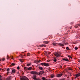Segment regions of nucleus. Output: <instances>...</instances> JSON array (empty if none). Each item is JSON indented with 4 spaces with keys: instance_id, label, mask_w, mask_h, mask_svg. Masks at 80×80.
Wrapping results in <instances>:
<instances>
[{
    "instance_id": "nucleus-32",
    "label": "nucleus",
    "mask_w": 80,
    "mask_h": 80,
    "mask_svg": "<svg viewBox=\"0 0 80 80\" xmlns=\"http://www.w3.org/2000/svg\"><path fill=\"white\" fill-rule=\"evenodd\" d=\"M63 44H64V45H67V43H65V42H64V43H63Z\"/></svg>"
},
{
    "instance_id": "nucleus-1",
    "label": "nucleus",
    "mask_w": 80,
    "mask_h": 80,
    "mask_svg": "<svg viewBox=\"0 0 80 80\" xmlns=\"http://www.w3.org/2000/svg\"><path fill=\"white\" fill-rule=\"evenodd\" d=\"M54 55L55 56H56V58L57 57H60V53H58L57 52H55L54 53Z\"/></svg>"
},
{
    "instance_id": "nucleus-12",
    "label": "nucleus",
    "mask_w": 80,
    "mask_h": 80,
    "mask_svg": "<svg viewBox=\"0 0 80 80\" xmlns=\"http://www.w3.org/2000/svg\"><path fill=\"white\" fill-rule=\"evenodd\" d=\"M63 60H64V61H66V62H68V59H66L65 58L62 59Z\"/></svg>"
},
{
    "instance_id": "nucleus-26",
    "label": "nucleus",
    "mask_w": 80,
    "mask_h": 80,
    "mask_svg": "<svg viewBox=\"0 0 80 80\" xmlns=\"http://www.w3.org/2000/svg\"><path fill=\"white\" fill-rule=\"evenodd\" d=\"M78 49V47H75V50H77Z\"/></svg>"
},
{
    "instance_id": "nucleus-16",
    "label": "nucleus",
    "mask_w": 80,
    "mask_h": 80,
    "mask_svg": "<svg viewBox=\"0 0 80 80\" xmlns=\"http://www.w3.org/2000/svg\"><path fill=\"white\" fill-rule=\"evenodd\" d=\"M7 80H10V77H9L8 78H6Z\"/></svg>"
},
{
    "instance_id": "nucleus-39",
    "label": "nucleus",
    "mask_w": 80,
    "mask_h": 80,
    "mask_svg": "<svg viewBox=\"0 0 80 80\" xmlns=\"http://www.w3.org/2000/svg\"><path fill=\"white\" fill-rule=\"evenodd\" d=\"M78 62H80V59L78 61Z\"/></svg>"
},
{
    "instance_id": "nucleus-5",
    "label": "nucleus",
    "mask_w": 80,
    "mask_h": 80,
    "mask_svg": "<svg viewBox=\"0 0 80 80\" xmlns=\"http://www.w3.org/2000/svg\"><path fill=\"white\" fill-rule=\"evenodd\" d=\"M43 73H44V72L42 71H41L38 72V75H40L42 74H43Z\"/></svg>"
},
{
    "instance_id": "nucleus-47",
    "label": "nucleus",
    "mask_w": 80,
    "mask_h": 80,
    "mask_svg": "<svg viewBox=\"0 0 80 80\" xmlns=\"http://www.w3.org/2000/svg\"><path fill=\"white\" fill-rule=\"evenodd\" d=\"M79 26H80V24L79 25Z\"/></svg>"
},
{
    "instance_id": "nucleus-8",
    "label": "nucleus",
    "mask_w": 80,
    "mask_h": 80,
    "mask_svg": "<svg viewBox=\"0 0 80 80\" xmlns=\"http://www.w3.org/2000/svg\"><path fill=\"white\" fill-rule=\"evenodd\" d=\"M39 47H47V46L45 44H42L41 45H39Z\"/></svg>"
},
{
    "instance_id": "nucleus-35",
    "label": "nucleus",
    "mask_w": 80,
    "mask_h": 80,
    "mask_svg": "<svg viewBox=\"0 0 80 80\" xmlns=\"http://www.w3.org/2000/svg\"><path fill=\"white\" fill-rule=\"evenodd\" d=\"M75 28H78V26H75Z\"/></svg>"
},
{
    "instance_id": "nucleus-46",
    "label": "nucleus",
    "mask_w": 80,
    "mask_h": 80,
    "mask_svg": "<svg viewBox=\"0 0 80 80\" xmlns=\"http://www.w3.org/2000/svg\"><path fill=\"white\" fill-rule=\"evenodd\" d=\"M79 68V70H80V68Z\"/></svg>"
},
{
    "instance_id": "nucleus-45",
    "label": "nucleus",
    "mask_w": 80,
    "mask_h": 80,
    "mask_svg": "<svg viewBox=\"0 0 80 80\" xmlns=\"http://www.w3.org/2000/svg\"><path fill=\"white\" fill-rule=\"evenodd\" d=\"M22 58H23V57H22Z\"/></svg>"
},
{
    "instance_id": "nucleus-3",
    "label": "nucleus",
    "mask_w": 80,
    "mask_h": 80,
    "mask_svg": "<svg viewBox=\"0 0 80 80\" xmlns=\"http://www.w3.org/2000/svg\"><path fill=\"white\" fill-rule=\"evenodd\" d=\"M31 73L33 75H38V72H37L36 71H32L31 72Z\"/></svg>"
},
{
    "instance_id": "nucleus-28",
    "label": "nucleus",
    "mask_w": 80,
    "mask_h": 80,
    "mask_svg": "<svg viewBox=\"0 0 80 80\" xmlns=\"http://www.w3.org/2000/svg\"><path fill=\"white\" fill-rule=\"evenodd\" d=\"M9 58H9L8 57V55L7 56V60H8V59H9Z\"/></svg>"
},
{
    "instance_id": "nucleus-40",
    "label": "nucleus",
    "mask_w": 80,
    "mask_h": 80,
    "mask_svg": "<svg viewBox=\"0 0 80 80\" xmlns=\"http://www.w3.org/2000/svg\"><path fill=\"white\" fill-rule=\"evenodd\" d=\"M8 73H9V72H7V75H8Z\"/></svg>"
},
{
    "instance_id": "nucleus-23",
    "label": "nucleus",
    "mask_w": 80,
    "mask_h": 80,
    "mask_svg": "<svg viewBox=\"0 0 80 80\" xmlns=\"http://www.w3.org/2000/svg\"><path fill=\"white\" fill-rule=\"evenodd\" d=\"M68 57H69V58H71V59H72V57L68 55Z\"/></svg>"
},
{
    "instance_id": "nucleus-7",
    "label": "nucleus",
    "mask_w": 80,
    "mask_h": 80,
    "mask_svg": "<svg viewBox=\"0 0 80 80\" xmlns=\"http://www.w3.org/2000/svg\"><path fill=\"white\" fill-rule=\"evenodd\" d=\"M62 75H63V74L62 73L58 74L57 75V77H62Z\"/></svg>"
},
{
    "instance_id": "nucleus-4",
    "label": "nucleus",
    "mask_w": 80,
    "mask_h": 80,
    "mask_svg": "<svg viewBox=\"0 0 80 80\" xmlns=\"http://www.w3.org/2000/svg\"><path fill=\"white\" fill-rule=\"evenodd\" d=\"M41 64L42 66L43 65H44V66H45L46 67H48V66H49V64H48V63H45L44 62H43V63H41Z\"/></svg>"
},
{
    "instance_id": "nucleus-20",
    "label": "nucleus",
    "mask_w": 80,
    "mask_h": 80,
    "mask_svg": "<svg viewBox=\"0 0 80 80\" xmlns=\"http://www.w3.org/2000/svg\"><path fill=\"white\" fill-rule=\"evenodd\" d=\"M15 65V64L14 63H12L11 65V66H14V65Z\"/></svg>"
},
{
    "instance_id": "nucleus-17",
    "label": "nucleus",
    "mask_w": 80,
    "mask_h": 80,
    "mask_svg": "<svg viewBox=\"0 0 80 80\" xmlns=\"http://www.w3.org/2000/svg\"><path fill=\"white\" fill-rule=\"evenodd\" d=\"M12 73H15V70L13 69L12 70Z\"/></svg>"
},
{
    "instance_id": "nucleus-6",
    "label": "nucleus",
    "mask_w": 80,
    "mask_h": 80,
    "mask_svg": "<svg viewBox=\"0 0 80 80\" xmlns=\"http://www.w3.org/2000/svg\"><path fill=\"white\" fill-rule=\"evenodd\" d=\"M36 77L37 76H36V75H34L33 76V77H32V78L33 79H34V80H38V79Z\"/></svg>"
},
{
    "instance_id": "nucleus-18",
    "label": "nucleus",
    "mask_w": 80,
    "mask_h": 80,
    "mask_svg": "<svg viewBox=\"0 0 80 80\" xmlns=\"http://www.w3.org/2000/svg\"><path fill=\"white\" fill-rule=\"evenodd\" d=\"M42 80H46L47 79H46L45 78V77H43L42 78Z\"/></svg>"
},
{
    "instance_id": "nucleus-19",
    "label": "nucleus",
    "mask_w": 80,
    "mask_h": 80,
    "mask_svg": "<svg viewBox=\"0 0 80 80\" xmlns=\"http://www.w3.org/2000/svg\"><path fill=\"white\" fill-rule=\"evenodd\" d=\"M51 78H53L54 77V75L52 74L51 76Z\"/></svg>"
},
{
    "instance_id": "nucleus-49",
    "label": "nucleus",
    "mask_w": 80,
    "mask_h": 80,
    "mask_svg": "<svg viewBox=\"0 0 80 80\" xmlns=\"http://www.w3.org/2000/svg\"><path fill=\"white\" fill-rule=\"evenodd\" d=\"M21 55H22V54H21Z\"/></svg>"
},
{
    "instance_id": "nucleus-25",
    "label": "nucleus",
    "mask_w": 80,
    "mask_h": 80,
    "mask_svg": "<svg viewBox=\"0 0 80 80\" xmlns=\"http://www.w3.org/2000/svg\"><path fill=\"white\" fill-rule=\"evenodd\" d=\"M23 59H20V61L21 62H22V63H23Z\"/></svg>"
},
{
    "instance_id": "nucleus-30",
    "label": "nucleus",
    "mask_w": 80,
    "mask_h": 80,
    "mask_svg": "<svg viewBox=\"0 0 80 80\" xmlns=\"http://www.w3.org/2000/svg\"><path fill=\"white\" fill-rule=\"evenodd\" d=\"M53 61H54V62H57V59H56L55 58V59H54Z\"/></svg>"
},
{
    "instance_id": "nucleus-9",
    "label": "nucleus",
    "mask_w": 80,
    "mask_h": 80,
    "mask_svg": "<svg viewBox=\"0 0 80 80\" xmlns=\"http://www.w3.org/2000/svg\"><path fill=\"white\" fill-rule=\"evenodd\" d=\"M49 42H50L49 41H45L44 42H43L44 43H45V44H48V43H49Z\"/></svg>"
},
{
    "instance_id": "nucleus-13",
    "label": "nucleus",
    "mask_w": 80,
    "mask_h": 80,
    "mask_svg": "<svg viewBox=\"0 0 80 80\" xmlns=\"http://www.w3.org/2000/svg\"><path fill=\"white\" fill-rule=\"evenodd\" d=\"M38 68L39 69H40V70H43V68H42V67H38Z\"/></svg>"
},
{
    "instance_id": "nucleus-41",
    "label": "nucleus",
    "mask_w": 80,
    "mask_h": 80,
    "mask_svg": "<svg viewBox=\"0 0 80 80\" xmlns=\"http://www.w3.org/2000/svg\"><path fill=\"white\" fill-rule=\"evenodd\" d=\"M62 66H60V67H61V68H62Z\"/></svg>"
},
{
    "instance_id": "nucleus-11",
    "label": "nucleus",
    "mask_w": 80,
    "mask_h": 80,
    "mask_svg": "<svg viewBox=\"0 0 80 80\" xmlns=\"http://www.w3.org/2000/svg\"><path fill=\"white\" fill-rule=\"evenodd\" d=\"M79 76H80V73H78L76 75V77H79Z\"/></svg>"
},
{
    "instance_id": "nucleus-15",
    "label": "nucleus",
    "mask_w": 80,
    "mask_h": 80,
    "mask_svg": "<svg viewBox=\"0 0 80 80\" xmlns=\"http://www.w3.org/2000/svg\"><path fill=\"white\" fill-rule=\"evenodd\" d=\"M32 68L31 67L28 68V70H32Z\"/></svg>"
},
{
    "instance_id": "nucleus-48",
    "label": "nucleus",
    "mask_w": 80,
    "mask_h": 80,
    "mask_svg": "<svg viewBox=\"0 0 80 80\" xmlns=\"http://www.w3.org/2000/svg\"><path fill=\"white\" fill-rule=\"evenodd\" d=\"M25 52H27V51H25Z\"/></svg>"
},
{
    "instance_id": "nucleus-37",
    "label": "nucleus",
    "mask_w": 80,
    "mask_h": 80,
    "mask_svg": "<svg viewBox=\"0 0 80 80\" xmlns=\"http://www.w3.org/2000/svg\"><path fill=\"white\" fill-rule=\"evenodd\" d=\"M11 59H13V58L12 57H11Z\"/></svg>"
},
{
    "instance_id": "nucleus-42",
    "label": "nucleus",
    "mask_w": 80,
    "mask_h": 80,
    "mask_svg": "<svg viewBox=\"0 0 80 80\" xmlns=\"http://www.w3.org/2000/svg\"><path fill=\"white\" fill-rule=\"evenodd\" d=\"M2 70V68H0V70Z\"/></svg>"
},
{
    "instance_id": "nucleus-29",
    "label": "nucleus",
    "mask_w": 80,
    "mask_h": 80,
    "mask_svg": "<svg viewBox=\"0 0 80 80\" xmlns=\"http://www.w3.org/2000/svg\"><path fill=\"white\" fill-rule=\"evenodd\" d=\"M2 77L1 75H0V80H2V78H2Z\"/></svg>"
},
{
    "instance_id": "nucleus-14",
    "label": "nucleus",
    "mask_w": 80,
    "mask_h": 80,
    "mask_svg": "<svg viewBox=\"0 0 80 80\" xmlns=\"http://www.w3.org/2000/svg\"><path fill=\"white\" fill-rule=\"evenodd\" d=\"M53 44L54 46H57V43L56 42H54L53 43Z\"/></svg>"
},
{
    "instance_id": "nucleus-36",
    "label": "nucleus",
    "mask_w": 80,
    "mask_h": 80,
    "mask_svg": "<svg viewBox=\"0 0 80 80\" xmlns=\"http://www.w3.org/2000/svg\"><path fill=\"white\" fill-rule=\"evenodd\" d=\"M27 66H30V64H28L27 65Z\"/></svg>"
},
{
    "instance_id": "nucleus-33",
    "label": "nucleus",
    "mask_w": 80,
    "mask_h": 80,
    "mask_svg": "<svg viewBox=\"0 0 80 80\" xmlns=\"http://www.w3.org/2000/svg\"><path fill=\"white\" fill-rule=\"evenodd\" d=\"M17 69H18V70H19L20 69V67H17Z\"/></svg>"
},
{
    "instance_id": "nucleus-2",
    "label": "nucleus",
    "mask_w": 80,
    "mask_h": 80,
    "mask_svg": "<svg viewBox=\"0 0 80 80\" xmlns=\"http://www.w3.org/2000/svg\"><path fill=\"white\" fill-rule=\"evenodd\" d=\"M21 80H29V79L25 76H23L22 77L20 78Z\"/></svg>"
},
{
    "instance_id": "nucleus-43",
    "label": "nucleus",
    "mask_w": 80,
    "mask_h": 80,
    "mask_svg": "<svg viewBox=\"0 0 80 80\" xmlns=\"http://www.w3.org/2000/svg\"><path fill=\"white\" fill-rule=\"evenodd\" d=\"M0 61H2V59H0Z\"/></svg>"
},
{
    "instance_id": "nucleus-27",
    "label": "nucleus",
    "mask_w": 80,
    "mask_h": 80,
    "mask_svg": "<svg viewBox=\"0 0 80 80\" xmlns=\"http://www.w3.org/2000/svg\"><path fill=\"white\" fill-rule=\"evenodd\" d=\"M7 72H9V71H10V68H8L7 69Z\"/></svg>"
},
{
    "instance_id": "nucleus-38",
    "label": "nucleus",
    "mask_w": 80,
    "mask_h": 80,
    "mask_svg": "<svg viewBox=\"0 0 80 80\" xmlns=\"http://www.w3.org/2000/svg\"><path fill=\"white\" fill-rule=\"evenodd\" d=\"M47 62H49V61L47 60Z\"/></svg>"
},
{
    "instance_id": "nucleus-22",
    "label": "nucleus",
    "mask_w": 80,
    "mask_h": 80,
    "mask_svg": "<svg viewBox=\"0 0 80 80\" xmlns=\"http://www.w3.org/2000/svg\"><path fill=\"white\" fill-rule=\"evenodd\" d=\"M27 56H28V57H30V53H28L27 54Z\"/></svg>"
},
{
    "instance_id": "nucleus-10",
    "label": "nucleus",
    "mask_w": 80,
    "mask_h": 80,
    "mask_svg": "<svg viewBox=\"0 0 80 80\" xmlns=\"http://www.w3.org/2000/svg\"><path fill=\"white\" fill-rule=\"evenodd\" d=\"M58 45L60 46H61V47H63V46H64V45L63 44H62L61 43H59Z\"/></svg>"
},
{
    "instance_id": "nucleus-44",
    "label": "nucleus",
    "mask_w": 80,
    "mask_h": 80,
    "mask_svg": "<svg viewBox=\"0 0 80 80\" xmlns=\"http://www.w3.org/2000/svg\"><path fill=\"white\" fill-rule=\"evenodd\" d=\"M77 78V77H76H76H75V78Z\"/></svg>"
},
{
    "instance_id": "nucleus-24",
    "label": "nucleus",
    "mask_w": 80,
    "mask_h": 80,
    "mask_svg": "<svg viewBox=\"0 0 80 80\" xmlns=\"http://www.w3.org/2000/svg\"><path fill=\"white\" fill-rule=\"evenodd\" d=\"M66 49L67 50H70V49H69V48L67 47H66Z\"/></svg>"
},
{
    "instance_id": "nucleus-21",
    "label": "nucleus",
    "mask_w": 80,
    "mask_h": 80,
    "mask_svg": "<svg viewBox=\"0 0 80 80\" xmlns=\"http://www.w3.org/2000/svg\"><path fill=\"white\" fill-rule=\"evenodd\" d=\"M24 70H28V68L25 67L24 68Z\"/></svg>"
},
{
    "instance_id": "nucleus-31",
    "label": "nucleus",
    "mask_w": 80,
    "mask_h": 80,
    "mask_svg": "<svg viewBox=\"0 0 80 80\" xmlns=\"http://www.w3.org/2000/svg\"><path fill=\"white\" fill-rule=\"evenodd\" d=\"M5 60V58H3L2 59V61H4Z\"/></svg>"
},
{
    "instance_id": "nucleus-34",
    "label": "nucleus",
    "mask_w": 80,
    "mask_h": 80,
    "mask_svg": "<svg viewBox=\"0 0 80 80\" xmlns=\"http://www.w3.org/2000/svg\"><path fill=\"white\" fill-rule=\"evenodd\" d=\"M65 78H62V79H61L60 80H65Z\"/></svg>"
}]
</instances>
